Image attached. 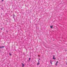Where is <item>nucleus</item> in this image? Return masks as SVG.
<instances>
[{
	"label": "nucleus",
	"mask_w": 67,
	"mask_h": 67,
	"mask_svg": "<svg viewBox=\"0 0 67 67\" xmlns=\"http://www.w3.org/2000/svg\"><path fill=\"white\" fill-rule=\"evenodd\" d=\"M39 59V60H40V59Z\"/></svg>",
	"instance_id": "obj_16"
},
{
	"label": "nucleus",
	"mask_w": 67,
	"mask_h": 67,
	"mask_svg": "<svg viewBox=\"0 0 67 67\" xmlns=\"http://www.w3.org/2000/svg\"><path fill=\"white\" fill-rule=\"evenodd\" d=\"M51 64H52V61H51Z\"/></svg>",
	"instance_id": "obj_7"
},
{
	"label": "nucleus",
	"mask_w": 67,
	"mask_h": 67,
	"mask_svg": "<svg viewBox=\"0 0 67 67\" xmlns=\"http://www.w3.org/2000/svg\"><path fill=\"white\" fill-rule=\"evenodd\" d=\"M58 63V61H57L56 63V64H55V66H57V64Z\"/></svg>",
	"instance_id": "obj_1"
},
{
	"label": "nucleus",
	"mask_w": 67,
	"mask_h": 67,
	"mask_svg": "<svg viewBox=\"0 0 67 67\" xmlns=\"http://www.w3.org/2000/svg\"><path fill=\"white\" fill-rule=\"evenodd\" d=\"M9 55L10 56H11L12 55V54H11L10 53H9Z\"/></svg>",
	"instance_id": "obj_6"
},
{
	"label": "nucleus",
	"mask_w": 67,
	"mask_h": 67,
	"mask_svg": "<svg viewBox=\"0 0 67 67\" xmlns=\"http://www.w3.org/2000/svg\"><path fill=\"white\" fill-rule=\"evenodd\" d=\"M0 48H2V47H0Z\"/></svg>",
	"instance_id": "obj_8"
},
{
	"label": "nucleus",
	"mask_w": 67,
	"mask_h": 67,
	"mask_svg": "<svg viewBox=\"0 0 67 67\" xmlns=\"http://www.w3.org/2000/svg\"><path fill=\"white\" fill-rule=\"evenodd\" d=\"M53 26H51L50 27L51 29H53Z\"/></svg>",
	"instance_id": "obj_4"
},
{
	"label": "nucleus",
	"mask_w": 67,
	"mask_h": 67,
	"mask_svg": "<svg viewBox=\"0 0 67 67\" xmlns=\"http://www.w3.org/2000/svg\"><path fill=\"white\" fill-rule=\"evenodd\" d=\"M1 30H2V29H1Z\"/></svg>",
	"instance_id": "obj_15"
},
{
	"label": "nucleus",
	"mask_w": 67,
	"mask_h": 67,
	"mask_svg": "<svg viewBox=\"0 0 67 67\" xmlns=\"http://www.w3.org/2000/svg\"><path fill=\"white\" fill-rule=\"evenodd\" d=\"M53 59L55 60V59H56V58H55V55H53Z\"/></svg>",
	"instance_id": "obj_2"
},
{
	"label": "nucleus",
	"mask_w": 67,
	"mask_h": 67,
	"mask_svg": "<svg viewBox=\"0 0 67 67\" xmlns=\"http://www.w3.org/2000/svg\"><path fill=\"white\" fill-rule=\"evenodd\" d=\"M37 65H40V63H37Z\"/></svg>",
	"instance_id": "obj_5"
},
{
	"label": "nucleus",
	"mask_w": 67,
	"mask_h": 67,
	"mask_svg": "<svg viewBox=\"0 0 67 67\" xmlns=\"http://www.w3.org/2000/svg\"><path fill=\"white\" fill-rule=\"evenodd\" d=\"M2 48H4V46H3L2 47Z\"/></svg>",
	"instance_id": "obj_13"
},
{
	"label": "nucleus",
	"mask_w": 67,
	"mask_h": 67,
	"mask_svg": "<svg viewBox=\"0 0 67 67\" xmlns=\"http://www.w3.org/2000/svg\"><path fill=\"white\" fill-rule=\"evenodd\" d=\"M13 16H15V15H13Z\"/></svg>",
	"instance_id": "obj_11"
},
{
	"label": "nucleus",
	"mask_w": 67,
	"mask_h": 67,
	"mask_svg": "<svg viewBox=\"0 0 67 67\" xmlns=\"http://www.w3.org/2000/svg\"><path fill=\"white\" fill-rule=\"evenodd\" d=\"M22 67H24V64H23V63H22Z\"/></svg>",
	"instance_id": "obj_3"
},
{
	"label": "nucleus",
	"mask_w": 67,
	"mask_h": 67,
	"mask_svg": "<svg viewBox=\"0 0 67 67\" xmlns=\"http://www.w3.org/2000/svg\"><path fill=\"white\" fill-rule=\"evenodd\" d=\"M38 63H40V59H39V60H38Z\"/></svg>",
	"instance_id": "obj_9"
},
{
	"label": "nucleus",
	"mask_w": 67,
	"mask_h": 67,
	"mask_svg": "<svg viewBox=\"0 0 67 67\" xmlns=\"http://www.w3.org/2000/svg\"><path fill=\"white\" fill-rule=\"evenodd\" d=\"M2 1H3V0H2Z\"/></svg>",
	"instance_id": "obj_14"
},
{
	"label": "nucleus",
	"mask_w": 67,
	"mask_h": 67,
	"mask_svg": "<svg viewBox=\"0 0 67 67\" xmlns=\"http://www.w3.org/2000/svg\"><path fill=\"white\" fill-rule=\"evenodd\" d=\"M13 18L14 19V16H13Z\"/></svg>",
	"instance_id": "obj_10"
},
{
	"label": "nucleus",
	"mask_w": 67,
	"mask_h": 67,
	"mask_svg": "<svg viewBox=\"0 0 67 67\" xmlns=\"http://www.w3.org/2000/svg\"><path fill=\"white\" fill-rule=\"evenodd\" d=\"M66 64H67V63H66Z\"/></svg>",
	"instance_id": "obj_17"
},
{
	"label": "nucleus",
	"mask_w": 67,
	"mask_h": 67,
	"mask_svg": "<svg viewBox=\"0 0 67 67\" xmlns=\"http://www.w3.org/2000/svg\"><path fill=\"white\" fill-rule=\"evenodd\" d=\"M30 59H31V58H29V60H30Z\"/></svg>",
	"instance_id": "obj_12"
}]
</instances>
